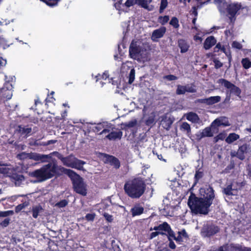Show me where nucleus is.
Listing matches in <instances>:
<instances>
[{
    "mask_svg": "<svg viewBox=\"0 0 251 251\" xmlns=\"http://www.w3.org/2000/svg\"><path fill=\"white\" fill-rule=\"evenodd\" d=\"M109 132H106L108 134L106 135V138L109 140H120L123 136L122 131L118 129L115 128L114 126L111 124L110 130Z\"/></svg>",
    "mask_w": 251,
    "mask_h": 251,
    "instance_id": "obj_13",
    "label": "nucleus"
},
{
    "mask_svg": "<svg viewBox=\"0 0 251 251\" xmlns=\"http://www.w3.org/2000/svg\"><path fill=\"white\" fill-rule=\"evenodd\" d=\"M241 185L237 182H233L226 186L223 190L224 193L227 196H237Z\"/></svg>",
    "mask_w": 251,
    "mask_h": 251,
    "instance_id": "obj_11",
    "label": "nucleus"
},
{
    "mask_svg": "<svg viewBox=\"0 0 251 251\" xmlns=\"http://www.w3.org/2000/svg\"><path fill=\"white\" fill-rule=\"evenodd\" d=\"M111 160L112 162L113 163V164L114 165L115 168H119L120 167V163H119V160L117 158L113 157H111Z\"/></svg>",
    "mask_w": 251,
    "mask_h": 251,
    "instance_id": "obj_48",
    "label": "nucleus"
},
{
    "mask_svg": "<svg viewBox=\"0 0 251 251\" xmlns=\"http://www.w3.org/2000/svg\"><path fill=\"white\" fill-rule=\"evenodd\" d=\"M29 153H26L25 152H22L18 154V157L21 159H24L25 158H28Z\"/></svg>",
    "mask_w": 251,
    "mask_h": 251,
    "instance_id": "obj_54",
    "label": "nucleus"
},
{
    "mask_svg": "<svg viewBox=\"0 0 251 251\" xmlns=\"http://www.w3.org/2000/svg\"><path fill=\"white\" fill-rule=\"evenodd\" d=\"M215 68L219 69L223 66V63L217 59H215L213 61Z\"/></svg>",
    "mask_w": 251,
    "mask_h": 251,
    "instance_id": "obj_51",
    "label": "nucleus"
},
{
    "mask_svg": "<svg viewBox=\"0 0 251 251\" xmlns=\"http://www.w3.org/2000/svg\"><path fill=\"white\" fill-rule=\"evenodd\" d=\"M69 169L58 166L52 160L51 163L44 165L41 168L30 173L31 176L36 177L39 182H42L52 178L55 176H60L62 173L66 174Z\"/></svg>",
    "mask_w": 251,
    "mask_h": 251,
    "instance_id": "obj_1",
    "label": "nucleus"
},
{
    "mask_svg": "<svg viewBox=\"0 0 251 251\" xmlns=\"http://www.w3.org/2000/svg\"><path fill=\"white\" fill-rule=\"evenodd\" d=\"M249 150V146L247 144H245L239 147L236 154L237 157L240 160H243L245 158V153H247Z\"/></svg>",
    "mask_w": 251,
    "mask_h": 251,
    "instance_id": "obj_18",
    "label": "nucleus"
},
{
    "mask_svg": "<svg viewBox=\"0 0 251 251\" xmlns=\"http://www.w3.org/2000/svg\"><path fill=\"white\" fill-rule=\"evenodd\" d=\"M216 43V40L214 36L207 37L204 41L203 48L206 50H209Z\"/></svg>",
    "mask_w": 251,
    "mask_h": 251,
    "instance_id": "obj_21",
    "label": "nucleus"
},
{
    "mask_svg": "<svg viewBox=\"0 0 251 251\" xmlns=\"http://www.w3.org/2000/svg\"><path fill=\"white\" fill-rule=\"evenodd\" d=\"M196 92V89L194 86L192 85H178L176 90V94L177 95H183L186 92L188 93H195Z\"/></svg>",
    "mask_w": 251,
    "mask_h": 251,
    "instance_id": "obj_15",
    "label": "nucleus"
},
{
    "mask_svg": "<svg viewBox=\"0 0 251 251\" xmlns=\"http://www.w3.org/2000/svg\"><path fill=\"white\" fill-rule=\"evenodd\" d=\"M54 155L61 161L64 166L68 167L83 170V166L86 163L85 162L79 160L72 155L63 157L61 154L57 151L52 152V155Z\"/></svg>",
    "mask_w": 251,
    "mask_h": 251,
    "instance_id": "obj_4",
    "label": "nucleus"
},
{
    "mask_svg": "<svg viewBox=\"0 0 251 251\" xmlns=\"http://www.w3.org/2000/svg\"><path fill=\"white\" fill-rule=\"evenodd\" d=\"M129 55L131 58L140 61L146 57V50L144 49L141 43L139 41H133L129 47Z\"/></svg>",
    "mask_w": 251,
    "mask_h": 251,
    "instance_id": "obj_7",
    "label": "nucleus"
},
{
    "mask_svg": "<svg viewBox=\"0 0 251 251\" xmlns=\"http://www.w3.org/2000/svg\"><path fill=\"white\" fill-rule=\"evenodd\" d=\"M180 130L186 133L188 137L191 135V129L190 125L187 122H183L180 126Z\"/></svg>",
    "mask_w": 251,
    "mask_h": 251,
    "instance_id": "obj_25",
    "label": "nucleus"
},
{
    "mask_svg": "<svg viewBox=\"0 0 251 251\" xmlns=\"http://www.w3.org/2000/svg\"><path fill=\"white\" fill-rule=\"evenodd\" d=\"M95 214L93 213L87 214L85 216V219L88 221H93L95 218Z\"/></svg>",
    "mask_w": 251,
    "mask_h": 251,
    "instance_id": "obj_49",
    "label": "nucleus"
},
{
    "mask_svg": "<svg viewBox=\"0 0 251 251\" xmlns=\"http://www.w3.org/2000/svg\"><path fill=\"white\" fill-rule=\"evenodd\" d=\"M103 216L108 222H112L113 220V216L107 213L104 212Z\"/></svg>",
    "mask_w": 251,
    "mask_h": 251,
    "instance_id": "obj_46",
    "label": "nucleus"
},
{
    "mask_svg": "<svg viewBox=\"0 0 251 251\" xmlns=\"http://www.w3.org/2000/svg\"><path fill=\"white\" fill-rule=\"evenodd\" d=\"M169 241L170 242H169V247L171 249H175L176 247L175 243L172 241V240H169Z\"/></svg>",
    "mask_w": 251,
    "mask_h": 251,
    "instance_id": "obj_58",
    "label": "nucleus"
},
{
    "mask_svg": "<svg viewBox=\"0 0 251 251\" xmlns=\"http://www.w3.org/2000/svg\"><path fill=\"white\" fill-rule=\"evenodd\" d=\"M174 239L176 241H180L181 240V235L179 234V235L177 237H174Z\"/></svg>",
    "mask_w": 251,
    "mask_h": 251,
    "instance_id": "obj_64",
    "label": "nucleus"
},
{
    "mask_svg": "<svg viewBox=\"0 0 251 251\" xmlns=\"http://www.w3.org/2000/svg\"><path fill=\"white\" fill-rule=\"evenodd\" d=\"M135 71L134 69H131L128 76V83L131 84L135 79Z\"/></svg>",
    "mask_w": 251,
    "mask_h": 251,
    "instance_id": "obj_40",
    "label": "nucleus"
},
{
    "mask_svg": "<svg viewBox=\"0 0 251 251\" xmlns=\"http://www.w3.org/2000/svg\"><path fill=\"white\" fill-rule=\"evenodd\" d=\"M212 204L203 199L192 196H190L188 201V204L193 213L203 215L208 213Z\"/></svg>",
    "mask_w": 251,
    "mask_h": 251,
    "instance_id": "obj_3",
    "label": "nucleus"
},
{
    "mask_svg": "<svg viewBox=\"0 0 251 251\" xmlns=\"http://www.w3.org/2000/svg\"><path fill=\"white\" fill-rule=\"evenodd\" d=\"M166 31V28L164 26H161L160 28L153 31L151 36V39L153 42L158 41V39L162 38Z\"/></svg>",
    "mask_w": 251,
    "mask_h": 251,
    "instance_id": "obj_16",
    "label": "nucleus"
},
{
    "mask_svg": "<svg viewBox=\"0 0 251 251\" xmlns=\"http://www.w3.org/2000/svg\"><path fill=\"white\" fill-rule=\"evenodd\" d=\"M169 20V16H159L158 18V22L162 25H164L168 22Z\"/></svg>",
    "mask_w": 251,
    "mask_h": 251,
    "instance_id": "obj_37",
    "label": "nucleus"
},
{
    "mask_svg": "<svg viewBox=\"0 0 251 251\" xmlns=\"http://www.w3.org/2000/svg\"><path fill=\"white\" fill-rule=\"evenodd\" d=\"M230 124L226 118H217L215 119L211 124L212 127H216L221 126H228Z\"/></svg>",
    "mask_w": 251,
    "mask_h": 251,
    "instance_id": "obj_20",
    "label": "nucleus"
},
{
    "mask_svg": "<svg viewBox=\"0 0 251 251\" xmlns=\"http://www.w3.org/2000/svg\"><path fill=\"white\" fill-rule=\"evenodd\" d=\"M143 207L139 205H136L131 209V212L133 216L141 215L143 213Z\"/></svg>",
    "mask_w": 251,
    "mask_h": 251,
    "instance_id": "obj_29",
    "label": "nucleus"
},
{
    "mask_svg": "<svg viewBox=\"0 0 251 251\" xmlns=\"http://www.w3.org/2000/svg\"><path fill=\"white\" fill-rule=\"evenodd\" d=\"M146 184L141 178H135L127 181L124 185L126 193L132 199H138L144 193Z\"/></svg>",
    "mask_w": 251,
    "mask_h": 251,
    "instance_id": "obj_2",
    "label": "nucleus"
},
{
    "mask_svg": "<svg viewBox=\"0 0 251 251\" xmlns=\"http://www.w3.org/2000/svg\"><path fill=\"white\" fill-rule=\"evenodd\" d=\"M220 96H213L207 98V104L212 105L221 101Z\"/></svg>",
    "mask_w": 251,
    "mask_h": 251,
    "instance_id": "obj_30",
    "label": "nucleus"
},
{
    "mask_svg": "<svg viewBox=\"0 0 251 251\" xmlns=\"http://www.w3.org/2000/svg\"><path fill=\"white\" fill-rule=\"evenodd\" d=\"M221 248H224L225 251H251V248L242 247L239 245H226L222 246Z\"/></svg>",
    "mask_w": 251,
    "mask_h": 251,
    "instance_id": "obj_17",
    "label": "nucleus"
},
{
    "mask_svg": "<svg viewBox=\"0 0 251 251\" xmlns=\"http://www.w3.org/2000/svg\"><path fill=\"white\" fill-rule=\"evenodd\" d=\"M73 181L75 191L83 196L86 195L87 192L86 185L83 181L82 178L74 171L69 169L66 174Z\"/></svg>",
    "mask_w": 251,
    "mask_h": 251,
    "instance_id": "obj_5",
    "label": "nucleus"
},
{
    "mask_svg": "<svg viewBox=\"0 0 251 251\" xmlns=\"http://www.w3.org/2000/svg\"><path fill=\"white\" fill-rule=\"evenodd\" d=\"M137 125L136 119H132L131 121L122 124L125 128H130L135 127Z\"/></svg>",
    "mask_w": 251,
    "mask_h": 251,
    "instance_id": "obj_32",
    "label": "nucleus"
},
{
    "mask_svg": "<svg viewBox=\"0 0 251 251\" xmlns=\"http://www.w3.org/2000/svg\"><path fill=\"white\" fill-rule=\"evenodd\" d=\"M6 60L5 59H4L2 57H0V67H4L6 64Z\"/></svg>",
    "mask_w": 251,
    "mask_h": 251,
    "instance_id": "obj_57",
    "label": "nucleus"
},
{
    "mask_svg": "<svg viewBox=\"0 0 251 251\" xmlns=\"http://www.w3.org/2000/svg\"><path fill=\"white\" fill-rule=\"evenodd\" d=\"M231 46L232 48L238 50H241L242 48V45L237 41H233Z\"/></svg>",
    "mask_w": 251,
    "mask_h": 251,
    "instance_id": "obj_47",
    "label": "nucleus"
},
{
    "mask_svg": "<svg viewBox=\"0 0 251 251\" xmlns=\"http://www.w3.org/2000/svg\"><path fill=\"white\" fill-rule=\"evenodd\" d=\"M185 116L187 120L192 123H199L200 121V118L198 115L195 113L189 112L187 113Z\"/></svg>",
    "mask_w": 251,
    "mask_h": 251,
    "instance_id": "obj_24",
    "label": "nucleus"
},
{
    "mask_svg": "<svg viewBox=\"0 0 251 251\" xmlns=\"http://www.w3.org/2000/svg\"><path fill=\"white\" fill-rule=\"evenodd\" d=\"M151 1L152 0H135L136 4L148 11H151L153 9V6L150 5Z\"/></svg>",
    "mask_w": 251,
    "mask_h": 251,
    "instance_id": "obj_19",
    "label": "nucleus"
},
{
    "mask_svg": "<svg viewBox=\"0 0 251 251\" xmlns=\"http://www.w3.org/2000/svg\"><path fill=\"white\" fill-rule=\"evenodd\" d=\"M68 203V202L66 200H63L60 201L56 203L55 206H58L60 208H62L65 207Z\"/></svg>",
    "mask_w": 251,
    "mask_h": 251,
    "instance_id": "obj_43",
    "label": "nucleus"
},
{
    "mask_svg": "<svg viewBox=\"0 0 251 251\" xmlns=\"http://www.w3.org/2000/svg\"><path fill=\"white\" fill-rule=\"evenodd\" d=\"M96 78V81H98L99 80L103 79L105 81L107 80L108 82H110V79L108 78V75L107 72H104L102 75H100V74L98 75L95 76Z\"/></svg>",
    "mask_w": 251,
    "mask_h": 251,
    "instance_id": "obj_33",
    "label": "nucleus"
},
{
    "mask_svg": "<svg viewBox=\"0 0 251 251\" xmlns=\"http://www.w3.org/2000/svg\"><path fill=\"white\" fill-rule=\"evenodd\" d=\"M134 4H136L135 0H127L126 2L124 3L125 8L126 9L128 7H129Z\"/></svg>",
    "mask_w": 251,
    "mask_h": 251,
    "instance_id": "obj_45",
    "label": "nucleus"
},
{
    "mask_svg": "<svg viewBox=\"0 0 251 251\" xmlns=\"http://www.w3.org/2000/svg\"><path fill=\"white\" fill-rule=\"evenodd\" d=\"M200 193L201 196V198L207 200L212 203L215 198L214 191L209 185H206L200 190Z\"/></svg>",
    "mask_w": 251,
    "mask_h": 251,
    "instance_id": "obj_10",
    "label": "nucleus"
},
{
    "mask_svg": "<svg viewBox=\"0 0 251 251\" xmlns=\"http://www.w3.org/2000/svg\"><path fill=\"white\" fill-rule=\"evenodd\" d=\"M178 234L181 235V237L183 236L184 237H186L187 235V233L186 232L185 230H183L181 231H179Z\"/></svg>",
    "mask_w": 251,
    "mask_h": 251,
    "instance_id": "obj_61",
    "label": "nucleus"
},
{
    "mask_svg": "<svg viewBox=\"0 0 251 251\" xmlns=\"http://www.w3.org/2000/svg\"><path fill=\"white\" fill-rule=\"evenodd\" d=\"M219 231V228L210 223L204 224L201 229V233L204 237L213 236Z\"/></svg>",
    "mask_w": 251,
    "mask_h": 251,
    "instance_id": "obj_8",
    "label": "nucleus"
},
{
    "mask_svg": "<svg viewBox=\"0 0 251 251\" xmlns=\"http://www.w3.org/2000/svg\"><path fill=\"white\" fill-rule=\"evenodd\" d=\"M170 228V226L166 222L159 225L158 226H154L153 229L156 231H163L166 232Z\"/></svg>",
    "mask_w": 251,
    "mask_h": 251,
    "instance_id": "obj_27",
    "label": "nucleus"
},
{
    "mask_svg": "<svg viewBox=\"0 0 251 251\" xmlns=\"http://www.w3.org/2000/svg\"><path fill=\"white\" fill-rule=\"evenodd\" d=\"M32 131L30 127L23 126H18L16 129V131L24 137H26Z\"/></svg>",
    "mask_w": 251,
    "mask_h": 251,
    "instance_id": "obj_22",
    "label": "nucleus"
},
{
    "mask_svg": "<svg viewBox=\"0 0 251 251\" xmlns=\"http://www.w3.org/2000/svg\"><path fill=\"white\" fill-rule=\"evenodd\" d=\"M168 235V238L169 240H171V238H174L175 237L174 232L171 230V227L169 230L166 232Z\"/></svg>",
    "mask_w": 251,
    "mask_h": 251,
    "instance_id": "obj_50",
    "label": "nucleus"
},
{
    "mask_svg": "<svg viewBox=\"0 0 251 251\" xmlns=\"http://www.w3.org/2000/svg\"><path fill=\"white\" fill-rule=\"evenodd\" d=\"M28 205V203L27 202H25L23 203L19 204L15 207V212L16 213H19L22 209L25 208Z\"/></svg>",
    "mask_w": 251,
    "mask_h": 251,
    "instance_id": "obj_39",
    "label": "nucleus"
},
{
    "mask_svg": "<svg viewBox=\"0 0 251 251\" xmlns=\"http://www.w3.org/2000/svg\"><path fill=\"white\" fill-rule=\"evenodd\" d=\"M164 78L170 81L175 80L177 79V77L176 76L173 75H166L164 77Z\"/></svg>",
    "mask_w": 251,
    "mask_h": 251,
    "instance_id": "obj_52",
    "label": "nucleus"
},
{
    "mask_svg": "<svg viewBox=\"0 0 251 251\" xmlns=\"http://www.w3.org/2000/svg\"><path fill=\"white\" fill-rule=\"evenodd\" d=\"M191 14L194 15L195 17H197L198 15V12L197 10V8L195 7H193L191 11Z\"/></svg>",
    "mask_w": 251,
    "mask_h": 251,
    "instance_id": "obj_59",
    "label": "nucleus"
},
{
    "mask_svg": "<svg viewBox=\"0 0 251 251\" xmlns=\"http://www.w3.org/2000/svg\"><path fill=\"white\" fill-rule=\"evenodd\" d=\"M14 214V212L12 210H8L6 211H3L0 212V217H7L9 215H12Z\"/></svg>",
    "mask_w": 251,
    "mask_h": 251,
    "instance_id": "obj_44",
    "label": "nucleus"
},
{
    "mask_svg": "<svg viewBox=\"0 0 251 251\" xmlns=\"http://www.w3.org/2000/svg\"><path fill=\"white\" fill-rule=\"evenodd\" d=\"M170 24L175 28H178L179 26L178 20L175 17H174L171 19L170 22Z\"/></svg>",
    "mask_w": 251,
    "mask_h": 251,
    "instance_id": "obj_38",
    "label": "nucleus"
},
{
    "mask_svg": "<svg viewBox=\"0 0 251 251\" xmlns=\"http://www.w3.org/2000/svg\"><path fill=\"white\" fill-rule=\"evenodd\" d=\"M167 0H161L160 6L159 8V13H162L164 9L167 7Z\"/></svg>",
    "mask_w": 251,
    "mask_h": 251,
    "instance_id": "obj_41",
    "label": "nucleus"
},
{
    "mask_svg": "<svg viewBox=\"0 0 251 251\" xmlns=\"http://www.w3.org/2000/svg\"><path fill=\"white\" fill-rule=\"evenodd\" d=\"M43 208L41 205H33L31 209V212L33 217L36 219L38 216L40 215V213L43 212Z\"/></svg>",
    "mask_w": 251,
    "mask_h": 251,
    "instance_id": "obj_23",
    "label": "nucleus"
},
{
    "mask_svg": "<svg viewBox=\"0 0 251 251\" xmlns=\"http://www.w3.org/2000/svg\"><path fill=\"white\" fill-rule=\"evenodd\" d=\"M111 124L108 122H102L95 124L92 127V129L94 132H98L101 130L99 134H103L109 132L110 130Z\"/></svg>",
    "mask_w": 251,
    "mask_h": 251,
    "instance_id": "obj_14",
    "label": "nucleus"
},
{
    "mask_svg": "<svg viewBox=\"0 0 251 251\" xmlns=\"http://www.w3.org/2000/svg\"><path fill=\"white\" fill-rule=\"evenodd\" d=\"M241 63L245 69H248L251 67V61L247 58L242 59Z\"/></svg>",
    "mask_w": 251,
    "mask_h": 251,
    "instance_id": "obj_35",
    "label": "nucleus"
},
{
    "mask_svg": "<svg viewBox=\"0 0 251 251\" xmlns=\"http://www.w3.org/2000/svg\"><path fill=\"white\" fill-rule=\"evenodd\" d=\"M202 176V173L201 172H196L195 177L197 181H198Z\"/></svg>",
    "mask_w": 251,
    "mask_h": 251,
    "instance_id": "obj_56",
    "label": "nucleus"
},
{
    "mask_svg": "<svg viewBox=\"0 0 251 251\" xmlns=\"http://www.w3.org/2000/svg\"><path fill=\"white\" fill-rule=\"evenodd\" d=\"M239 138V135L235 133H230L226 139V141L228 144H231Z\"/></svg>",
    "mask_w": 251,
    "mask_h": 251,
    "instance_id": "obj_31",
    "label": "nucleus"
},
{
    "mask_svg": "<svg viewBox=\"0 0 251 251\" xmlns=\"http://www.w3.org/2000/svg\"><path fill=\"white\" fill-rule=\"evenodd\" d=\"M218 82L226 88L230 94H233L238 97H240L241 89L230 81L223 78H221L218 80Z\"/></svg>",
    "mask_w": 251,
    "mask_h": 251,
    "instance_id": "obj_9",
    "label": "nucleus"
},
{
    "mask_svg": "<svg viewBox=\"0 0 251 251\" xmlns=\"http://www.w3.org/2000/svg\"><path fill=\"white\" fill-rule=\"evenodd\" d=\"M178 47L180 49V52L184 53L187 51L189 49V45L188 43L183 39H180L178 41Z\"/></svg>",
    "mask_w": 251,
    "mask_h": 251,
    "instance_id": "obj_26",
    "label": "nucleus"
},
{
    "mask_svg": "<svg viewBox=\"0 0 251 251\" xmlns=\"http://www.w3.org/2000/svg\"><path fill=\"white\" fill-rule=\"evenodd\" d=\"M118 2L115 3L114 6L117 10L119 11H126V9L125 8L124 4L122 3V0H118Z\"/></svg>",
    "mask_w": 251,
    "mask_h": 251,
    "instance_id": "obj_34",
    "label": "nucleus"
},
{
    "mask_svg": "<svg viewBox=\"0 0 251 251\" xmlns=\"http://www.w3.org/2000/svg\"><path fill=\"white\" fill-rule=\"evenodd\" d=\"M10 219L9 218L5 219L1 223L0 225L4 227H6L9 224Z\"/></svg>",
    "mask_w": 251,
    "mask_h": 251,
    "instance_id": "obj_55",
    "label": "nucleus"
},
{
    "mask_svg": "<svg viewBox=\"0 0 251 251\" xmlns=\"http://www.w3.org/2000/svg\"><path fill=\"white\" fill-rule=\"evenodd\" d=\"M207 98L206 99H199L198 100V101L202 103H205L207 104Z\"/></svg>",
    "mask_w": 251,
    "mask_h": 251,
    "instance_id": "obj_62",
    "label": "nucleus"
},
{
    "mask_svg": "<svg viewBox=\"0 0 251 251\" xmlns=\"http://www.w3.org/2000/svg\"><path fill=\"white\" fill-rule=\"evenodd\" d=\"M198 136H200L201 138L205 137H211L213 136V133L211 131V127H205L204 129L202 130L200 133V135H198Z\"/></svg>",
    "mask_w": 251,
    "mask_h": 251,
    "instance_id": "obj_28",
    "label": "nucleus"
},
{
    "mask_svg": "<svg viewBox=\"0 0 251 251\" xmlns=\"http://www.w3.org/2000/svg\"><path fill=\"white\" fill-rule=\"evenodd\" d=\"M214 1L218 4V8L221 13H224V9L226 8L230 21L232 22L234 21L235 15L241 8L242 6L240 3H234L227 5L224 0H214Z\"/></svg>",
    "mask_w": 251,
    "mask_h": 251,
    "instance_id": "obj_6",
    "label": "nucleus"
},
{
    "mask_svg": "<svg viewBox=\"0 0 251 251\" xmlns=\"http://www.w3.org/2000/svg\"><path fill=\"white\" fill-rule=\"evenodd\" d=\"M216 49H218V50H222V48L223 46H222L220 43H218L216 46H215Z\"/></svg>",
    "mask_w": 251,
    "mask_h": 251,
    "instance_id": "obj_63",
    "label": "nucleus"
},
{
    "mask_svg": "<svg viewBox=\"0 0 251 251\" xmlns=\"http://www.w3.org/2000/svg\"><path fill=\"white\" fill-rule=\"evenodd\" d=\"M5 80H6V83H5V85L7 89H11L13 88V87H12V84L9 83V81H10V78L9 79L8 78L7 76H5Z\"/></svg>",
    "mask_w": 251,
    "mask_h": 251,
    "instance_id": "obj_53",
    "label": "nucleus"
},
{
    "mask_svg": "<svg viewBox=\"0 0 251 251\" xmlns=\"http://www.w3.org/2000/svg\"><path fill=\"white\" fill-rule=\"evenodd\" d=\"M222 51H223L227 57L229 62V67H230L232 56L230 50L228 49H226L224 47H223Z\"/></svg>",
    "mask_w": 251,
    "mask_h": 251,
    "instance_id": "obj_36",
    "label": "nucleus"
},
{
    "mask_svg": "<svg viewBox=\"0 0 251 251\" xmlns=\"http://www.w3.org/2000/svg\"><path fill=\"white\" fill-rule=\"evenodd\" d=\"M52 156V152L49 154H42L36 152L29 153L28 158L42 163L47 162L50 160Z\"/></svg>",
    "mask_w": 251,
    "mask_h": 251,
    "instance_id": "obj_12",
    "label": "nucleus"
},
{
    "mask_svg": "<svg viewBox=\"0 0 251 251\" xmlns=\"http://www.w3.org/2000/svg\"><path fill=\"white\" fill-rule=\"evenodd\" d=\"M56 142V140H49L47 142H42L41 143H39L37 141H35V143H34V144L35 145H40V146H48V145H49L51 144H54Z\"/></svg>",
    "mask_w": 251,
    "mask_h": 251,
    "instance_id": "obj_42",
    "label": "nucleus"
},
{
    "mask_svg": "<svg viewBox=\"0 0 251 251\" xmlns=\"http://www.w3.org/2000/svg\"><path fill=\"white\" fill-rule=\"evenodd\" d=\"M158 235H159V232H157V231L155 232H153L151 234L150 239H152Z\"/></svg>",
    "mask_w": 251,
    "mask_h": 251,
    "instance_id": "obj_60",
    "label": "nucleus"
}]
</instances>
